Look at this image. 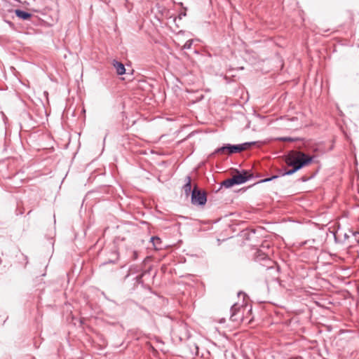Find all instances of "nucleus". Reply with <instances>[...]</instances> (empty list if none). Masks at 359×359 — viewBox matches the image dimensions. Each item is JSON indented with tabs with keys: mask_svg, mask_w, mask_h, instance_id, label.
Returning <instances> with one entry per match:
<instances>
[{
	"mask_svg": "<svg viewBox=\"0 0 359 359\" xmlns=\"http://www.w3.org/2000/svg\"><path fill=\"white\" fill-rule=\"evenodd\" d=\"M255 260L257 262L266 261L268 263L267 268L265 270V276L266 282L277 278L278 272L276 267L274 266V262L272 260H271L268 257V255L264 252H262V250H259L257 251L255 255Z\"/></svg>",
	"mask_w": 359,
	"mask_h": 359,
	"instance_id": "obj_1",
	"label": "nucleus"
},
{
	"mask_svg": "<svg viewBox=\"0 0 359 359\" xmlns=\"http://www.w3.org/2000/svg\"><path fill=\"white\" fill-rule=\"evenodd\" d=\"M151 241L152 242L154 246L156 249H158V245L161 243V239L158 237H151Z\"/></svg>",
	"mask_w": 359,
	"mask_h": 359,
	"instance_id": "obj_11",
	"label": "nucleus"
},
{
	"mask_svg": "<svg viewBox=\"0 0 359 359\" xmlns=\"http://www.w3.org/2000/svg\"><path fill=\"white\" fill-rule=\"evenodd\" d=\"M186 183L183 187L186 196H189L191 191V179L189 176L186 177Z\"/></svg>",
	"mask_w": 359,
	"mask_h": 359,
	"instance_id": "obj_8",
	"label": "nucleus"
},
{
	"mask_svg": "<svg viewBox=\"0 0 359 359\" xmlns=\"http://www.w3.org/2000/svg\"><path fill=\"white\" fill-rule=\"evenodd\" d=\"M302 168V164L299 165H297V166H295V167H293L292 169L291 170H289L287 171H285L284 172H283L281 174L282 176H285V175H292L293 173H294L295 172H297V170H299V169H301Z\"/></svg>",
	"mask_w": 359,
	"mask_h": 359,
	"instance_id": "obj_10",
	"label": "nucleus"
},
{
	"mask_svg": "<svg viewBox=\"0 0 359 359\" xmlns=\"http://www.w3.org/2000/svg\"><path fill=\"white\" fill-rule=\"evenodd\" d=\"M254 142H245L243 144H236V145H231V144H226L222 147H219L210 154L211 156H214L216 154H234V153H239L244 150H246L250 147V145L253 144Z\"/></svg>",
	"mask_w": 359,
	"mask_h": 359,
	"instance_id": "obj_4",
	"label": "nucleus"
},
{
	"mask_svg": "<svg viewBox=\"0 0 359 359\" xmlns=\"http://www.w3.org/2000/svg\"><path fill=\"white\" fill-rule=\"evenodd\" d=\"M193 39L188 40L183 46V49H190L193 44Z\"/></svg>",
	"mask_w": 359,
	"mask_h": 359,
	"instance_id": "obj_12",
	"label": "nucleus"
},
{
	"mask_svg": "<svg viewBox=\"0 0 359 359\" xmlns=\"http://www.w3.org/2000/svg\"><path fill=\"white\" fill-rule=\"evenodd\" d=\"M313 158L303 152L298 151L290 154L286 158V163L289 166L295 167L302 164V168L311 163Z\"/></svg>",
	"mask_w": 359,
	"mask_h": 359,
	"instance_id": "obj_2",
	"label": "nucleus"
},
{
	"mask_svg": "<svg viewBox=\"0 0 359 359\" xmlns=\"http://www.w3.org/2000/svg\"><path fill=\"white\" fill-rule=\"evenodd\" d=\"M252 177V175H248V172L244 170L243 174H238L233 176L232 178L226 179L222 182V185L225 188H230L236 184H241L248 181Z\"/></svg>",
	"mask_w": 359,
	"mask_h": 359,
	"instance_id": "obj_5",
	"label": "nucleus"
},
{
	"mask_svg": "<svg viewBox=\"0 0 359 359\" xmlns=\"http://www.w3.org/2000/svg\"><path fill=\"white\" fill-rule=\"evenodd\" d=\"M280 140L283 142H292L293 141V139L291 137H280L279 138Z\"/></svg>",
	"mask_w": 359,
	"mask_h": 359,
	"instance_id": "obj_13",
	"label": "nucleus"
},
{
	"mask_svg": "<svg viewBox=\"0 0 359 359\" xmlns=\"http://www.w3.org/2000/svg\"><path fill=\"white\" fill-rule=\"evenodd\" d=\"M15 13L17 17L22 20H29L32 17V14L22 10L16 9Z\"/></svg>",
	"mask_w": 359,
	"mask_h": 359,
	"instance_id": "obj_9",
	"label": "nucleus"
},
{
	"mask_svg": "<svg viewBox=\"0 0 359 359\" xmlns=\"http://www.w3.org/2000/svg\"><path fill=\"white\" fill-rule=\"evenodd\" d=\"M278 177V175H274V176H273V177H271L270 178H267V179H265V180H262V182H269V181H271V180H272L273 179L277 178Z\"/></svg>",
	"mask_w": 359,
	"mask_h": 359,
	"instance_id": "obj_14",
	"label": "nucleus"
},
{
	"mask_svg": "<svg viewBox=\"0 0 359 359\" xmlns=\"http://www.w3.org/2000/svg\"><path fill=\"white\" fill-rule=\"evenodd\" d=\"M207 201V197L205 192H202L197 189L194 188L191 192V203L194 205H203Z\"/></svg>",
	"mask_w": 359,
	"mask_h": 359,
	"instance_id": "obj_6",
	"label": "nucleus"
},
{
	"mask_svg": "<svg viewBox=\"0 0 359 359\" xmlns=\"http://www.w3.org/2000/svg\"><path fill=\"white\" fill-rule=\"evenodd\" d=\"M251 309H248L247 305H241L238 303L234 304L231 308L230 320L237 325L245 321L244 313H250Z\"/></svg>",
	"mask_w": 359,
	"mask_h": 359,
	"instance_id": "obj_3",
	"label": "nucleus"
},
{
	"mask_svg": "<svg viewBox=\"0 0 359 359\" xmlns=\"http://www.w3.org/2000/svg\"><path fill=\"white\" fill-rule=\"evenodd\" d=\"M354 235H355V236L356 237V236H357V235H359V233H355Z\"/></svg>",
	"mask_w": 359,
	"mask_h": 359,
	"instance_id": "obj_15",
	"label": "nucleus"
},
{
	"mask_svg": "<svg viewBox=\"0 0 359 359\" xmlns=\"http://www.w3.org/2000/svg\"><path fill=\"white\" fill-rule=\"evenodd\" d=\"M113 66L116 69V73L118 75H123V74H125L126 69H125L124 65L121 62H118L116 60H114L113 61Z\"/></svg>",
	"mask_w": 359,
	"mask_h": 359,
	"instance_id": "obj_7",
	"label": "nucleus"
}]
</instances>
